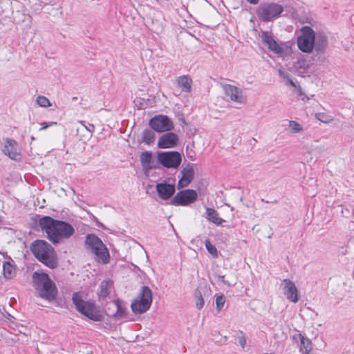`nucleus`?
<instances>
[{"label":"nucleus","mask_w":354,"mask_h":354,"mask_svg":"<svg viewBox=\"0 0 354 354\" xmlns=\"http://www.w3.org/2000/svg\"><path fill=\"white\" fill-rule=\"evenodd\" d=\"M39 225L53 243H59L70 238L75 232L73 227L68 223L55 220L50 216L39 218Z\"/></svg>","instance_id":"obj_1"},{"label":"nucleus","mask_w":354,"mask_h":354,"mask_svg":"<svg viewBox=\"0 0 354 354\" xmlns=\"http://www.w3.org/2000/svg\"><path fill=\"white\" fill-rule=\"evenodd\" d=\"M33 286L37 294L48 301L55 299L56 288L48 275L42 272H35L32 274Z\"/></svg>","instance_id":"obj_2"},{"label":"nucleus","mask_w":354,"mask_h":354,"mask_svg":"<svg viewBox=\"0 0 354 354\" xmlns=\"http://www.w3.org/2000/svg\"><path fill=\"white\" fill-rule=\"evenodd\" d=\"M32 251L35 257L46 266L54 268L57 263L53 248L43 240L36 241L32 245Z\"/></svg>","instance_id":"obj_3"},{"label":"nucleus","mask_w":354,"mask_h":354,"mask_svg":"<svg viewBox=\"0 0 354 354\" xmlns=\"http://www.w3.org/2000/svg\"><path fill=\"white\" fill-rule=\"evenodd\" d=\"M72 300L76 309L88 318L94 321H100L102 319V314L96 308L94 303L91 301L86 300L83 293H74Z\"/></svg>","instance_id":"obj_4"},{"label":"nucleus","mask_w":354,"mask_h":354,"mask_svg":"<svg viewBox=\"0 0 354 354\" xmlns=\"http://www.w3.org/2000/svg\"><path fill=\"white\" fill-rule=\"evenodd\" d=\"M87 248L95 255V260L101 263L106 264L109 261V252L102 240L94 234H89L86 239Z\"/></svg>","instance_id":"obj_5"},{"label":"nucleus","mask_w":354,"mask_h":354,"mask_svg":"<svg viewBox=\"0 0 354 354\" xmlns=\"http://www.w3.org/2000/svg\"><path fill=\"white\" fill-rule=\"evenodd\" d=\"M152 303V291L148 286H142L138 296L133 299L131 307L136 314L147 311Z\"/></svg>","instance_id":"obj_6"},{"label":"nucleus","mask_w":354,"mask_h":354,"mask_svg":"<svg viewBox=\"0 0 354 354\" xmlns=\"http://www.w3.org/2000/svg\"><path fill=\"white\" fill-rule=\"evenodd\" d=\"M282 6L275 3H265L261 4L257 10L258 17L263 21H270L277 18L283 12Z\"/></svg>","instance_id":"obj_7"},{"label":"nucleus","mask_w":354,"mask_h":354,"mask_svg":"<svg viewBox=\"0 0 354 354\" xmlns=\"http://www.w3.org/2000/svg\"><path fill=\"white\" fill-rule=\"evenodd\" d=\"M315 44V32L309 26L301 29V34L297 38V46L304 53H310Z\"/></svg>","instance_id":"obj_8"},{"label":"nucleus","mask_w":354,"mask_h":354,"mask_svg":"<svg viewBox=\"0 0 354 354\" xmlns=\"http://www.w3.org/2000/svg\"><path fill=\"white\" fill-rule=\"evenodd\" d=\"M225 97L227 101L234 102L239 105H243L248 101L247 95L244 93L242 88L229 84L222 86Z\"/></svg>","instance_id":"obj_9"},{"label":"nucleus","mask_w":354,"mask_h":354,"mask_svg":"<svg viewBox=\"0 0 354 354\" xmlns=\"http://www.w3.org/2000/svg\"><path fill=\"white\" fill-rule=\"evenodd\" d=\"M157 160L166 168L177 169L182 162V156L178 151H162L158 153Z\"/></svg>","instance_id":"obj_10"},{"label":"nucleus","mask_w":354,"mask_h":354,"mask_svg":"<svg viewBox=\"0 0 354 354\" xmlns=\"http://www.w3.org/2000/svg\"><path fill=\"white\" fill-rule=\"evenodd\" d=\"M197 198V192L188 189L178 192L171 200V204L175 206H187L194 203Z\"/></svg>","instance_id":"obj_11"},{"label":"nucleus","mask_w":354,"mask_h":354,"mask_svg":"<svg viewBox=\"0 0 354 354\" xmlns=\"http://www.w3.org/2000/svg\"><path fill=\"white\" fill-rule=\"evenodd\" d=\"M2 151L12 160L18 161L21 159V148L13 139L6 138L3 140Z\"/></svg>","instance_id":"obj_12"},{"label":"nucleus","mask_w":354,"mask_h":354,"mask_svg":"<svg viewBox=\"0 0 354 354\" xmlns=\"http://www.w3.org/2000/svg\"><path fill=\"white\" fill-rule=\"evenodd\" d=\"M150 127L157 132H164L174 129V124L166 115H159L149 122Z\"/></svg>","instance_id":"obj_13"},{"label":"nucleus","mask_w":354,"mask_h":354,"mask_svg":"<svg viewBox=\"0 0 354 354\" xmlns=\"http://www.w3.org/2000/svg\"><path fill=\"white\" fill-rule=\"evenodd\" d=\"M261 37L262 42L268 46L269 50L279 56L285 53V48L276 41L271 32L263 31Z\"/></svg>","instance_id":"obj_14"},{"label":"nucleus","mask_w":354,"mask_h":354,"mask_svg":"<svg viewBox=\"0 0 354 354\" xmlns=\"http://www.w3.org/2000/svg\"><path fill=\"white\" fill-rule=\"evenodd\" d=\"M180 174V177L178 182V188L182 189L187 187L194 179V171L193 165L187 164L183 167Z\"/></svg>","instance_id":"obj_15"},{"label":"nucleus","mask_w":354,"mask_h":354,"mask_svg":"<svg viewBox=\"0 0 354 354\" xmlns=\"http://www.w3.org/2000/svg\"><path fill=\"white\" fill-rule=\"evenodd\" d=\"M283 292L287 299L293 303H297L299 301L298 290L292 281L286 279L281 283Z\"/></svg>","instance_id":"obj_16"},{"label":"nucleus","mask_w":354,"mask_h":354,"mask_svg":"<svg viewBox=\"0 0 354 354\" xmlns=\"http://www.w3.org/2000/svg\"><path fill=\"white\" fill-rule=\"evenodd\" d=\"M179 138L177 134L169 132L161 136L158 141V147L160 149L174 148L178 144Z\"/></svg>","instance_id":"obj_17"},{"label":"nucleus","mask_w":354,"mask_h":354,"mask_svg":"<svg viewBox=\"0 0 354 354\" xmlns=\"http://www.w3.org/2000/svg\"><path fill=\"white\" fill-rule=\"evenodd\" d=\"M156 189L162 200H168L174 194L176 187L174 184L159 183L156 184Z\"/></svg>","instance_id":"obj_18"},{"label":"nucleus","mask_w":354,"mask_h":354,"mask_svg":"<svg viewBox=\"0 0 354 354\" xmlns=\"http://www.w3.org/2000/svg\"><path fill=\"white\" fill-rule=\"evenodd\" d=\"M140 160L142 169L145 174L148 173L150 170L156 168L155 162L153 160L152 153L150 151H144L140 156Z\"/></svg>","instance_id":"obj_19"},{"label":"nucleus","mask_w":354,"mask_h":354,"mask_svg":"<svg viewBox=\"0 0 354 354\" xmlns=\"http://www.w3.org/2000/svg\"><path fill=\"white\" fill-rule=\"evenodd\" d=\"M310 68L308 59L303 55L297 57V60L293 64V70L299 75H302Z\"/></svg>","instance_id":"obj_20"},{"label":"nucleus","mask_w":354,"mask_h":354,"mask_svg":"<svg viewBox=\"0 0 354 354\" xmlns=\"http://www.w3.org/2000/svg\"><path fill=\"white\" fill-rule=\"evenodd\" d=\"M176 84L182 91L189 93L192 88V80L189 76L183 75L176 78Z\"/></svg>","instance_id":"obj_21"},{"label":"nucleus","mask_w":354,"mask_h":354,"mask_svg":"<svg viewBox=\"0 0 354 354\" xmlns=\"http://www.w3.org/2000/svg\"><path fill=\"white\" fill-rule=\"evenodd\" d=\"M16 268L14 261H6L3 264V274L6 279H11L16 275Z\"/></svg>","instance_id":"obj_22"},{"label":"nucleus","mask_w":354,"mask_h":354,"mask_svg":"<svg viewBox=\"0 0 354 354\" xmlns=\"http://www.w3.org/2000/svg\"><path fill=\"white\" fill-rule=\"evenodd\" d=\"M206 218L209 221L216 225H220L224 222V220L219 217L218 212L210 207L206 208Z\"/></svg>","instance_id":"obj_23"},{"label":"nucleus","mask_w":354,"mask_h":354,"mask_svg":"<svg viewBox=\"0 0 354 354\" xmlns=\"http://www.w3.org/2000/svg\"><path fill=\"white\" fill-rule=\"evenodd\" d=\"M298 337L300 339V347L299 351L303 354H308L312 350V342L311 341L302 335L301 334H299Z\"/></svg>","instance_id":"obj_24"},{"label":"nucleus","mask_w":354,"mask_h":354,"mask_svg":"<svg viewBox=\"0 0 354 354\" xmlns=\"http://www.w3.org/2000/svg\"><path fill=\"white\" fill-rule=\"evenodd\" d=\"M328 45L327 37L322 34L319 33L317 36L315 35V47L317 51H323Z\"/></svg>","instance_id":"obj_25"},{"label":"nucleus","mask_w":354,"mask_h":354,"mask_svg":"<svg viewBox=\"0 0 354 354\" xmlns=\"http://www.w3.org/2000/svg\"><path fill=\"white\" fill-rule=\"evenodd\" d=\"M111 283L109 281L104 280L100 285V289L97 292L99 299H105L110 293Z\"/></svg>","instance_id":"obj_26"},{"label":"nucleus","mask_w":354,"mask_h":354,"mask_svg":"<svg viewBox=\"0 0 354 354\" xmlns=\"http://www.w3.org/2000/svg\"><path fill=\"white\" fill-rule=\"evenodd\" d=\"M288 130L290 133L295 134L303 131V126L295 120H289L288 124Z\"/></svg>","instance_id":"obj_27"},{"label":"nucleus","mask_w":354,"mask_h":354,"mask_svg":"<svg viewBox=\"0 0 354 354\" xmlns=\"http://www.w3.org/2000/svg\"><path fill=\"white\" fill-rule=\"evenodd\" d=\"M142 139L145 144L150 145L155 140V134L151 130H145L142 132Z\"/></svg>","instance_id":"obj_28"},{"label":"nucleus","mask_w":354,"mask_h":354,"mask_svg":"<svg viewBox=\"0 0 354 354\" xmlns=\"http://www.w3.org/2000/svg\"><path fill=\"white\" fill-rule=\"evenodd\" d=\"M36 103L41 107L47 108L52 105L50 100L45 96L39 95L36 98Z\"/></svg>","instance_id":"obj_29"},{"label":"nucleus","mask_w":354,"mask_h":354,"mask_svg":"<svg viewBox=\"0 0 354 354\" xmlns=\"http://www.w3.org/2000/svg\"><path fill=\"white\" fill-rule=\"evenodd\" d=\"M205 245L208 252L214 257L217 258L218 256L216 248L211 243L209 240H205Z\"/></svg>","instance_id":"obj_30"},{"label":"nucleus","mask_w":354,"mask_h":354,"mask_svg":"<svg viewBox=\"0 0 354 354\" xmlns=\"http://www.w3.org/2000/svg\"><path fill=\"white\" fill-rule=\"evenodd\" d=\"M315 118L324 123H330L333 121V118L332 116L328 115L326 113H317L315 114Z\"/></svg>","instance_id":"obj_31"},{"label":"nucleus","mask_w":354,"mask_h":354,"mask_svg":"<svg viewBox=\"0 0 354 354\" xmlns=\"http://www.w3.org/2000/svg\"><path fill=\"white\" fill-rule=\"evenodd\" d=\"M195 303L197 309L201 310L203 308L204 306V300L201 292H196L195 293Z\"/></svg>","instance_id":"obj_32"},{"label":"nucleus","mask_w":354,"mask_h":354,"mask_svg":"<svg viewBox=\"0 0 354 354\" xmlns=\"http://www.w3.org/2000/svg\"><path fill=\"white\" fill-rule=\"evenodd\" d=\"M216 306L218 311H220L225 304V299L223 295L216 296Z\"/></svg>","instance_id":"obj_33"},{"label":"nucleus","mask_w":354,"mask_h":354,"mask_svg":"<svg viewBox=\"0 0 354 354\" xmlns=\"http://www.w3.org/2000/svg\"><path fill=\"white\" fill-rule=\"evenodd\" d=\"M57 124V122H44L40 123V128L39 129V131H42L46 130L47 128L56 126Z\"/></svg>","instance_id":"obj_34"},{"label":"nucleus","mask_w":354,"mask_h":354,"mask_svg":"<svg viewBox=\"0 0 354 354\" xmlns=\"http://www.w3.org/2000/svg\"><path fill=\"white\" fill-rule=\"evenodd\" d=\"M295 91L301 97V99L303 101H306L309 100V97L304 93L300 86H298V87L295 90Z\"/></svg>","instance_id":"obj_35"},{"label":"nucleus","mask_w":354,"mask_h":354,"mask_svg":"<svg viewBox=\"0 0 354 354\" xmlns=\"http://www.w3.org/2000/svg\"><path fill=\"white\" fill-rule=\"evenodd\" d=\"M116 307H117V309H118V311L117 313H115V316L118 317H122L123 316V310L122 309V308L118 305V304H115Z\"/></svg>","instance_id":"obj_36"},{"label":"nucleus","mask_w":354,"mask_h":354,"mask_svg":"<svg viewBox=\"0 0 354 354\" xmlns=\"http://www.w3.org/2000/svg\"><path fill=\"white\" fill-rule=\"evenodd\" d=\"M279 74L280 77H282L283 79H284L285 80H286V79H288L290 77V75L288 73H286L281 69L279 71Z\"/></svg>","instance_id":"obj_37"},{"label":"nucleus","mask_w":354,"mask_h":354,"mask_svg":"<svg viewBox=\"0 0 354 354\" xmlns=\"http://www.w3.org/2000/svg\"><path fill=\"white\" fill-rule=\"evenodd\" d=\"M286 84H289V85H290L292 87H293L295 90V89L298 87V86H299V85H297V84H295V82H294L290 79V77H289L288 79H286Z\"/></svg>","instance_id":"obj_38"},{"label":"nucleus","mask_w":354,"mask_h":354,"mask_svg":"<svg viewBox=\"0 0 354 354\" xmlns=\"http://www.w3.org/2000/svg\"><path fill=\"white\" fill-rule=\"evenodd\" d=\"M286 84H289V85H290L292 87H293L295 90V89L298 87V86H299V85H297V84H295V82H294L290 79V77H289L288 79H286Z\"/></svg>","instance_id":"obj_39"},{"label":"nucleus","mask_w":354,"mask_h":354,"mask_svg":"<svg viewBox=\"0 0 354 354\" xmlns=\"http://www.w3.org/2000/svg\"><path fill=\"white\" fill-rule=\"evenodd\" d=\"M286 84H289V85H290L292 87H293L295 90V89L298 87V86H299V85H297V84H295V82H294L290 79V77H289L288 79H286Z\"/></svg>","instance_id":"obj_40"},{"label":"nucleus","mask_w":354,"mask_h":354,"mask_svg":"<svg viewBox=\"0 0 354 354\" xmlns=\"http://www.w3.org/2000/svg\"><path fill=\"white\" fill-rule=\"evenodd\" d=\"M81 124H82L83 127L86 129L87 131H88L90 132V136H92V133L94 131V126L93 125H91L90 127H87L86 125H84L82 122H81Z\"/></svg>","instance_id":"obj_41"},{"label":"nucleus","mask_w":354,"mask_h":354,"mask_svg":"<svg viewBox=\"0 0 354 354\" xmlns=\"http://www.w3.org/2000/svg\"><path fill=\"white\" fill-rule=\"evenodd\" d=\"M239 344L243 348L246 344V339L244 337L239 338Z\"/></svg>","instance_id":"obj_42"},{"label":"nucleus","mask_w":354,"mask_h":354,"mask_svg":"<svg viewBox=\"0 0 354 354\" xmlns=\"http://www.w3.org/2000/svg\"><path fill=\"white\" fill-rule=\"evenodd\" d=\"M248 2L251 3H254V4H256L258 2V0H247Z\"/></svg>","instance_id":"obj_43"},{"label":"nucleus","mask_w":354,"mask_h":354,"mask_svg":"<svg viewBox=\"0 0 354 354\" xmlns=\"http://www.w3.org/2000/svg\"><path fill=\"white\" fill-rule=\"evenodd\" d=\"M222 279H223V281L224 283H227L228 286H230V284H229L228 283H227V282H225V281H224V276H222Z\"/></svg>","instance_id":"obj_44"},{"label":"nucleus","mask_w":354,"mask_h":354,"mask_svg":"<svg viewBox=\"0 0 354 354\" xmlns=\"http://www.w3.org/2000/svg\"><path fill=\"white\" fill-rule=\"evenodd\" d=\"M3 221V218L2 217L0 216V222H1Z\"/></svg>","instance_id":"obj_45"},{"label":"nucleus","mask_w":354,"mask_h":354,"mask_svg":"<svg viewBox=\"0 0 354 354\" xmlns=\"http://www.w3.org/2000/svg\"><path fill=\"white\" fill-rule=\"evenodd\" d=\"M35 137H32V138H31V140H35Z\"/></svg>","instance_id":"obj_46"},{"label":"nucleus","mask_w":354,"mask_h":354,"mask_svg":"<svg viewBox=\"0 0 354 354\" xmlns=\"http://www.w3.org/2000/svg\"><path fill=\"white\" fill-rule=\"evenodd\" d=\"M138 108L139 109H142V105L140 104V106Z\"/></svg>","instance_id":"obj_47"}]
</instances>
